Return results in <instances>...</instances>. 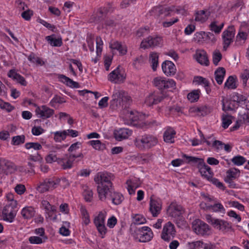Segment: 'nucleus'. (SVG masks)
Instances as JSON below:
<instances>
[{
  "label": "nucleus",
  "instance_id": "412c9836",
  "mask_svg": "<svg viewBox=\"0 0 249 249\" xmlns=\"http://www.w3.org/2000/svg\"><path fill=\"white\" fill-rule=\"evenodd\" d=\"M161 206L160 200L150 198L149 210L153 216L157 217L159 214L161 210Z\"/></svg>",
  "mask_w": 249,
  "mask_h": 249
},
{
  "label": "nucleus",
  "instance_id": "72a5a7b5",
  "mask_svg": "<svg viewBox=\"0 0 249 249\" xmlns=\"http://www.w3.org/2000/svg\"><path fill=\"white\" fill-rule=\"evenodd\" d=\"M159 54L157 53L151 52L149 54V62L153 71H156L159 65Z\"/></svg>",
  "mask_w": 249,
  "mask_h": 249
},
{
  "label": "nucleus",
  "instance_id": "c756f323",
  "mask_svg": "<svg viewBox=\"0 0 249 249\" xmlns=\"http://www.w3.org/2000/svg\"><path fill=\"white\" fill-rule=\"evenodd\" d=\"M113 9L112 5L109 4L108 7H101L100 8L97 12V18L95 19L96 21H100L102 19L108 12H112Z\"/></svg>",
  "mask_w": 249,
  "mask_h": 249
},
{
  "label": "nucleus",
  "instance_id": "69168bd1",
  "mask_svg": "<svg viewBox=\"0 0 249 249\" xmlns=\"http://www.w3.org/2000/svg\"><path fill=\"white\" fill-rule=\"evenodd\" d=\"M205 32H197L195 34V39L197 42H202L203 41H205Z\"/></svg>",
  "mask_w": 249,
  "mask_h": 249
},
{
  "label": "nucleus",
  "instance_id": "680f3d73",
  "mask_svg": "<svg viewBox=\"0 0 249 249\" xmlns=\"http://www.w3.org/2000/svg\"><path fill=\"white\" fill-rule=\"evenodd\" d=\"M183 157L185 158L187 160H188V162H193V163H196L197 164H199V162H201V161L204 160L202 159L198 158L192 156H189L186 155V154H184L183 155Z\"/></svg>",
  "mask_w": 249,
  "mask_h": 249
},
{
  "label": "nucleus",
  "instance_id": "a18cd8bd",
  "mask_svg": "<svg viewBox=\"0 0 249 249\" xmlns=\"http://www.w3.org/2000/svg\"><path fill=\"white\" fill-rule=\"evenodd\" d=\"M200 92L199 89L193 90L188 93L187 95L188 99L192 103L197 101L199 99Z\"/></svg>",
  "mask_w": 249,
  "mask_h": 249
},
{
  "label": "nucleus",
  "instance_id": "864d4df0",
  "mask_svg": "<svg viewBox=\"0 0 249 249\" xmlns=\"http://www.w3.org/2000/svg\"><path fill=\"white\" fill-rule=\"evenodd\" d=\"M222 57V54L219 50L214 51L213 53V64L215 66L218 65Z\"/></svg>",
  "mask_w": 249,
  "mask_h": 249
},
{
  "label": "nucleus",
  "instance_id": "20e7f679",
  "mask_svg": "<svg viewBox=\"0 0 249 249\" xmlns=\"http://www.w3.org/2000/svg\"><path fill=\"white\" fill-rule=\"evenodd\" d=\"M60 181V179L56 177L46 178L40 183L37 189L41 193L53 190L57 187Z\"/></svg>",
  "mask_w": 249,
  "mask_h": 249
},
{
  "label": "nucleus",
  "instance_id": "4468645a",
  "mask_svg": "<svg viewBox=\"0 0 249 249\" xmlns=\"http://www.w3.org/2000/svg\"><path fill=\"white\" fill-rule=\"evenodd\" d=\"M235 30L234 26H229L222 34L223 40V50L226 51L230 45L233 42L234 37Z\"/></svg>",
  "mask_w": 249,
  "mask_h": 249
},
{
  "label": "nucleus",
  "instance_id": "e2e57ef3",
  "mask_svg": "<svg viewBox=\"0 0 249 249\" xmlns=\"http://www.w3.org/2000/svg\"><path fill=\"white\" fill-rule=\"evenodd\" d=\"M47 238L46 237L44 240H43L42 238H40L38 236H31L29 238V241L30 243L34 244H39L42 243L45 241V240Z\"/></svg>",
  "mask_w": 249,
  "mask_h": 249
},
{
  "label": "nucleus",
  "instance_id": "774afa93",
  "mask_svg": "<svg viewBox=\"0 0 249 249\" xmlns=\"http://www.w3.org/2000/svg\"><path fill=\"white\" fill-rule=\"evenodd\" d=\"M240 77L243 80V84L246 85L247 84V80L249 78V70L245 69L241 73Z\"/></svg>",
  "mask_w": 249,
  "mask_h": 249
},
{
  "label": "nucleus",
  "instance_id": "603ef678",
  "mask_svg": "<svg viewBox=\"0 0 249 249\" xmlns=\"http://www.w3.org/2000/svg\"><path fill=\"white\" fill-rule=\"evenodd\" d=\"M0 108L6 110L8 112H10L15 109V107L9 103L5 102L1 99H0Z\"/></svg>",
  "mask_w": 249,
  "mask_h": 249
},
{
  "label": "nucleus",
  "instance_id": "f03ea898",
  "mask_svg": "<svg viewBox=\"0 0 249 249\" xmlns=\"http://www.w3.org/2000/svg\"><path fill=\"white\" fill-rule=\"evenodd\" d=\"M134 142L136 147L140 150L144 151L150 149L157 145L158 140L154 135L145 134L136 138Z\"/></svg>",
  "mask_w": 249,
  "mask_h": 249
},
{
  "label": "nucleus",
  "instance_id": "13d9d810",
  "mask_svg": "<svg viewBox=\"0 0 249 249\" xmlns=\"http://www.w3.org/2000/svg\"><path fill=\"white\" fill-rule=\"evenodd\" d=\"M174 219V222L177 225L178 227L182 228L183 227H185L186 223L183 215H180L179 217H175Z\"/></svg>",
  "mask_w": 249,
  "mask_h": 249
},
{
  "label": "nucleus",
  "instance_id": "bb28decb",
  "mask_svg": "<svg viewBox=\"0 0 249 249\" xmlns=\"http://www.w3.org/2000/svg\"><path fill=\"white\" fill-rule=\"evenodd\" d=\"M2 164V172L6 174H11L17 170L16 166L13 162L4 158Z\"/></svg>",
  "mask_w": 249,
  "mask_h": 249
},
{
  "label": "nucleus",
  "instance_id": "c85d7f7f",
  "mask_svg": "<svg viewBox=\"0 0 249 249\" xmlns=\"http://www.w3.org/2000/svg\"><path fill=\"white\" fill-rule=\"evenodd\" d=\"M58 78L62 83L71 88H78L79 87L78 83L73 81L71 78L63 74H59Z\"/></svg>",
  "mask_w": 249,
  "mask_h": 249
},
{
  "label": "nucleus",
  "instance_id": "1a4fd4ad",
  "mask_svg": "<svg viewBox=\"0 0 249 249\" xmlns=\"http://www.w3.org/2000/svg\"><path fill=\"white\" fill-rule=\"evenodd\" d=\"M185 212V208L176 201H172L167 208L168 215L173 218L183 215Z\"/></svg>",
  "mask_w": 249,
  "mask_h": 249
},
{
  "label": "nucleus",
  "instance_id": "ddd939ff",
  "mask_svg": "<svg viewBox=\"0 0 249 249\" xmlns=\"http://www.w3.org/2000/svg\"><path fill=\"white\" fill-rule=\"evenodd\" d=\"M176 230L174 224L170 221L166 223L163 226L161 238L164 241H169L174 238L176 235Z\"/></svg>",
  "mask_w": 249,
  "mask_h": 249
},
{
  "label": "nucleus",
  "instance_id": "c03bdc74",
  "mask_svg": "<svg viewBox=\"0 0 249 249\" xmlns=\"http://www.w3.org/2000/svg\"><path fill=\"white\" fill-rule=\"evenodd\" d=\"M132 223L135 225H140L146 222V219L141 214H132Z\"/></svg>",
  "mask_w": 249,
  "mask_h": 249
},
{
  "label": "nucleus",
  "instance_id": "f3484780",
  "mask_svg": "<svg viewBox=\"0 0 249 249\" xmlns=\"http://www.w3.org/2000/svg\"><path fill=\"white\" fill-rule=\"evenodd\" d=\"M161 42L162 38L160 36H149L141 42V47L142 48L146 49L148 47L158 46L161 44Z\"/></svg>",
  "mask_w": 249,
  "mask_h": 249
},
{
  "label": "nucleus",
  "instance_id": "393cba45",
  "mask_svg": "<svg viewBox=\"0 0 249 249\" xmlns=\"http://www.w3.org/2000/svg\"><path fill=\"white\" fill-rule=\"evenodd\" d=\"M232 98L233 102H236L239 105H245L247 110H249V101L245 95L235 92L233 94Z\"/></svg>",
  "mask_w": 249,
  "mask_h": 249
},
{
  "label": "nucleus",
  "instance_id": "2f4dec72",
  "mask_svg": "<svg viewBox=\"0 0 249 249\" xmlns=\"http://www.w3.org/2000/svg\"><path fill=\"white\" fill-rule=\"evenodd\" d=\"M110 47L113 50H116L122 55H124L127 53V47L125 45H122L121 43L116 41L110 44Z\"/></svg>",
  "mask_w": 249,
  "mask_h": 249
},
{
  "label": "nucleus",
  "instance_id": "a211bd4d",
  "mask_svg": "<svg viewBox=\"0 0 249 249\" xmlns=\"http://www.w3.org/2000/svg\"><path fill=\"white\" fill-rule=\"evenodd\" d=\"M125 77L121 73L119 67L108 75V80L114 84H120L124 82Z\"/></svg>",
  "mask_w": 249,
  "mask_h": 249
},
{
  "label": "nucleus",
  "instance_id": "c9c22d12",
  "mask_svg": "<svg viewBox=\"0 0 249 249\" xmlns=\"http://www.w3.org/2000/svg\"><path fill=\"white\" fill-rule=\"evenodd\" d=\"M107 215L106 211H101L99 212V214L94 219V224L95 226H98V224L102 225L105 223V218Z\"/></svg>",
  "mask_w": 249,
  "mask_h": 249
},
{
  "label": "nucleus",
  "instance_id": "f704fd0d",
  "mask_svg": "<svg viewBox=\"0 0 249 249\" xmlns=\"http://www.w3.org/2000/svg\"><path fill=\"white\" fill-rule=\"evenodd\" d=\"M21 214L24 218L30 219L34 216L35 211L32 207H27L22 210Z\"/></svg>",
  "mask_w": 249,
  "mask_h": 249
},
{
  "label": "nucleus",
  "instance_id": "6e6552de",
  "mask_svg": "<svg viewBox=\"0 0 249 249\" xmlns=\"http://www.w3.org/2000/svg\"><path fill=\"white\" fill-rule=\"evenodd\" d=\"M164 99L170 100V98L161 92L154 91L147 96L145 100V104L148 106L156 105Z\"/></svg>",
  "mask_w": 249,
  "mask_h": 249
},
{
  "label": "nucleus",
  "instance_id": "b1692460",
  "mask_svg": "<svg viewBox=\"0 0 249 249\" xmlns=\"http://www.w3.org/2000/svg\"><path fill=\"white\" fill-rule=\"evenodd\" d=\"M212 109L206 106H202L199 107H194L190 109L191 113H196L198 116H204L210 113Z\"/></svg>",
  "mask_w": 249,
  "mask_h": 249
},
{
  "label": "nucleus",
  "instance_id": "cd10ccee",
  "mask_svg": "<svg viewBox=\"0 0 249 249\" xmlns=\"http://www.w3.org/2000/svg\"><path fill=\"white\" fill-rule=\"evenodd\" d=\"M176 132L171 127H168L163 133V140L166 143H173L175 142L174 138Z\"/></svg>",
  "mask_w": 249,
  "mask_h": 249
},
{
  "label": "nucleus",
  "instance_id": "ea45409f",
  "mask_svg": "<svg viewBox=\"0 0 249 249\" xmlns=\"http://www.w3.org/2000/svg\"><path fill=\"white\" fill-rule=\"evenodd\" d=\"M233 118V117L230 115L223 114L222 116V127L224 129L227 128L229 127V126L232 123V119Z\"/></svg>",
  "mask_w": 249,
  "mask_h": 249
},
{
  "label": "nucleus",
  "instance_id": "0eeeda50",
  "mask_svg": "<svg viewBox=\"0 0 249 249\" xmlns=\"http://www.w3.org/2000/svg\"><path fill=\"white\" fill-rule=\"evenodd\" d=\"M83 157L84 155L82 152L78 154L70 153L66 154L63 158L58 159V163L61 166L63 169H70L72 167L73 161L76 158Z\"/></svg>",
  "mask_w": 249,
  "mask_h": 249
},
{
  "label": "nucleus",
  "instance_id": "49530a36",
  "mask_svg": "<svg viewBox=\"0 0 249 249\" xmlns=\"http://www.w3.org/2000/svg\"><path fill=\"white\" fill-rule=\"evenodd\" d=\"M217 22L216 21H213L210 25V30L212 32H214L215 34H219L224 26V23H222L219 26L217 25Z\"/></svg>",
  "mask_w": 249,
  "mask_h": 249
},
{
  "label": "nucleus",
  "instance_id": "338daca9",
  "mask_svg": "<svg viewBox=\"0 0 249 249\" xmlns=\"http://www.w3.org/2000/svg\"><path fill=\"white\" fill-rule=\"evenodd\" d=\"M33 15V11L30 9L24 11L21 15L22 18L26 20H29Z\"/></svg>",
  "mask_w": 249,
  "mask_h": 249
},
{
  "label": "nucleus",
  "instance_id": "9d476101",
  "mask_svg": "<svg viewBox=\"0 0 249 249\" xmlns=\"http://www.w3.org/2000/svg\"><path fill=\"white\" fill-rule=\"evenodd\" d=\"M193 231L197 235L204 236L209 235L210 232L209 226L203 221L197 219L192 224Z\"/></svg>",
  "mask_w": 249,
  "mask_h": 249
},
{
  "label": "nucleus",
  "instance_id": "a19ab883",
  "mask_svg": "<svg viewBox=\"0 0 249 249\" xmlns=\"http://www.w3.org/2000/svg\"><path fill=\"white\" fill-rule=\"evenodd\" d=\"M88 143L91 145L93 148L97 150H104L106 149V145L102 143L99 140H92L89 142Z\"/></svg>",
  "mask_w": 249,
  "mask_h": 249
},
{
  "label": "nucleus",
  "instance_id": "79ce46f5",
  "mask_svg": "<svg viewBox=\"0 0 249 249\" xmlns=\"http://www.w3.org/2000/svg\"><path fill=\"white\" fill-rule=\"evenodd\" d=\"M209 15L207 14V11L200 10L196 14L195 20L201 22H205L208 18Z\"/></svg>",
  "mask_w": 249,
  "mask_h": 249
},
{
  "label": "nucleus",
  "instance_id": "5701e85b",
  "mask_svg": "<svg viewBox=\"0 0 249 249\" xmlns=\"http://www.w3.org/2000/svg\"><path fill=\"white\" fill-rule=\"evenodd\" d=\"M132 131L127 128H122L115 130L114 135L115 139L118 141L128 138L132 135Z\"/></svg>",
  "mask_w": 249,
  "mask_h": 249
},
{
  "label": "nucleus",
  "instance_id": "4be33fe9",
  "mask_svg": "<svg viewBox=\"0 0 249 249\" xmlns=\"http://www.w3.org/2000/svg\"><path fill=\"white\" fill-rule=\"evenodd\" d=\"M163 72L167 76H172L176 72V68L175 64L171 61L166 60L161 65Z\"/></svg>",
  "mask_w": 249,
  "mask_h": 249
},
{
  "label": "nucleus",
  "instance_id": "f8f14e48",
  "mask_svg": "<svg viewBox=\"0 0 249 249\" xmlns=\"http://www.w3.org/2000/svg\"><path fill=\"white\" fill-rule=\"evenodd\" d=\"M154 85L158 89H164L175 88L176 83L172 79L166 80L161 77H157L154 79Z\"/></svg>",
  "mask_w": 249,
  "mask_h": 249
},
{
  "label": "nucleus",
  "instance_id": "0e129e2a",
  "mask_svg": "<svg viewBox=\"0 0 249 249\" xmlns=\"http://www.w3.org/2000/svg\"><path fill=\"white\" fill-rule=\"evenodd\" d=\"M96 227L101 238H104L107 231V229L105 226V224H98V225L96 226Z\"/></svg>",
  "mask_w": 249,
  "mask_h": 249
},
{
  "label": "nucleus",
  "instance_id": "2eb2a0df",
  "mask_svg": "<svg viewBox=\"0 0 249 249\" xmlns=\"http://www.w3.org/2000/svg\"><path fill=\"white\" fill-rule=\"evenodd\" d=\"M36 112L40 118L42 119H46L52 116L54 113V111L46 106L43 105L40 107L37 106L36 109Z\"/></svg>",
  "mask_w": 249,
  "mask_h": 249
},
{
  "label": "nucleus",
  "instance_id": "473e14b6",
  "mask_svg": "<svg viewBox=\"0 0 249 249\" xmlns=\"http://www.w3.org/2000/svg\"><path fill=\"white\" fill-rule=\"evenodd\" d=\"M226 71L223 67H219L214 72L215 79L219 85L222 84L225 75Z\"/></svg>",
  "mask_w": 249,
  "mask_h": 249
},
{
  "label": "nucleus",
  "instance_id": "4c0bfd02",
  "mask_svg": "<svg viewBox=\"0 0 249 249\" xmlns=\"http://www.w3.org/2000/svg\"><path fill=\"white\" fill-rule=\"evenodd\" d=\"M83 194L85 200L87 202H91L93 198L92 190L87 185L83 186Z\"/></svg>",
  "mask_w": 249,
  "mask_h": 249
},
{
  "label": "nucleus",
  "instance_id": "8fccbe9b",
  "mask_svg": "<svg viewBox=\"0 0 249 249\" xmlns=\"http://www.w3.org/2000/svg\"><path fill=\"white\" fill-rule=\"evenodd\" d=\"M209 210H212L214 212H221L225 213V209L223 206L219 203H215L213 205H210L208 206Z\"/></svg>",
  "mask_w": 249,
  "mask_h": 249
},
{
  "label": "nucleus",
  "instance_id": "58836bf2",
  "mask_svg": "<svg viewBox=\"0 0 249 249\" xmlns=\"http://www.w3.org/2000/svg\"><path fill=\"white\" fill-rule=\"evenodd\" d=\"M53 139L55 142H61L65 140L67 136V131L63 130L62 131H56L53 133Z\"/></svg>",
  "mask_w": 249,
  "mask_h": 249
},
{
  "label": "nucleus",
  "instance_id": "a878e982",
  "mask_svg": "<svg viewBox=\"0 0 249 249\" xmlns=\"http://www.w3.org/2000/svg\"><path fill=\"white\" fill-rule=\"evenodd\" d=\"M8 76L20 85L26 86L27 84L25 78L20 74L17 73L15 69L11 70L8 73Z\"/></svg>",
  "mask_w": 249,
  "mask_h": 249
},
{
  "label": "nucleus",
  "instance_id": "423d86ee",
  "mask_svg": "<svg viewBox=\"0 0 249 249\" xmlns=\"http://www.w3.org/2000/svg\"><path fill=\"white\" fill-rule=\"evenodd\" d=\"M206 219L207 222L211 224L214 228L223 232H228L232 229L231 224L227 221L213 218L210 215H207Z\"/></svg>",
  "mask_w": 249,
  "mask_h": 249
},
{
  "label": "nucleus",
  "instance_id": "3c124183",
  "mask_svg": "<svg viewBox=\"0 0 249 249\" xmlns=\"http://www.w3.org/2000/svg\"><path fill=\"white\" fill-rule=\"evenodd\" d=\"M231 161L233 163L237 166H240L244 164V163L246 161V159L244 157L237 155L234 156L231 160Z\"/></svg>",
  "mask_w": 249,
  "mask_h": 249
},
{
  "label": "nucleus",
  "instance_id": "09e8293b",
  "mask_svg": "<svg viewBox=\"0 0 249 249\" xmlns=\"http://www.w3.org/2000/svg\"><path fill=\"white\" fill-rule=\"evenodd\" d=\"M25 137L23 135L14 136L12 138V144L14 145H18L25 142Z\"/></svg>",
  "mask_w": 249,
  "mask_h": 249
},
{
  "label": "nucleus",
  "instance_id": "7c9ffc66",
  "mask_svg": "<svg viewBox=\"0 0 249 249\" xmlns=\"http://www.w3.org/2000/svg\"><path fill=\"white\" fill-rule=\"evenodd\" d=\"M55 35L53 34L51 36H48L45 37L46 40L52 46L60 47L62 45V39L61 37L56 38Z\"/></svg>",
  "mask_w": 249,
  "mask_h": 249
},
{
  "label": "nucleus",
  "instance_id": "dca6fc26",
  "mask_svg": "<svg viewBox=\"0 0 249 249\" xmlns=\"http://www.w3.org/2000/svg\"><path fill=\"white\" fill-rule=\"evenodd\" d=\"M197 167L202 177L207 180H210L211 177L213 176V173L212 171L211 167L205 163L204 160L201 161V162H199V164H197Z\"/></svg>",
  "mask_w": 249,
  "mask_h": 249
},
{
  "label": "nucleus",
  "instance_id": "9b49d317",
  "mask_svg": "<svg viewBox=\"0 0 249 249\" xmlns=\"http://www.w3.org/2000/svg\"><path fill=\"white\" fill-rule=\"evenodd\" d=\"M136 235L139 242H146L152 239L153 233L150 228L144 226L136 230Z\"/></svg>",
  "mask_w": 249,
  "mask_h": 249
},
{
  "label": "nucleus",
  "instance_id": "de8ad7c7",
  "mask_svg": "<svg viewBox=\"0 0 249 249\" xmlns=\"http://www.w3.org/2000/svg\"><path fill=\"white\" fill-rule=\"evenodd\" d=\"M28 59L31 63L36 64L39 65H43L44 62L41 60V58L37 57L35 53H32L28 56Z\"/></svg>",
  "mask_w": 249,
  "mask_h": 249
},
{
  "label": "nucleus",
  "instance_id": "6e6d98bb",
  "mask_svg": "<svg viewBox=\"0 0 249 249\" xmlns=\"http://www.w3.org/2000/svg\"><path fill=\"white\" fill-rule=\"evenodd\" d=\"M65 101L64 98L59 96L58 95H55L54 97L51 100L50 102L49 105L52 107H54L57 103L62 104L65 103Z\"/></svg>",
  "mask_w": 249,
  "mask_h": 249
},
{
  "label": "nucleus",
  "instance_id": "7ed1b4c3",
  "mask_svg": "<svg viewBox=\"0 0 249 249\" xmlns=\"http://www.w3.org/2000/svg\"><path fill=\"white\" fill-rule=\"evenodd\" d=\"M112 102L116 103V106L126 108L131 102V97L124 90H115L112 95Z\"/></svg>",
  "mask_w": 249,
  "mask_h": 249
},
{
  "label": "nucleus",
  "instance_id": "aec40b11",
  "mask_svg": "<svg viewBox=\"0 0 249 249\" xmlns=\"http://www.w3.org/2000/svg\"><path fill=\"white\" fill-rule=\"evenodd\" d=\"M196 61L202 65H209V60L206 51L203 50H197L194 55Z\"/></svg>",
  "mask_w": 249,
  "mask_h": 249
},
{
  "label": "nucleus",
  "instance_id": "5fc2aeb1",
  "mask_svg": "<svg viewBox=\"0 0 249 249\" xmlns=\"http://www.w3.org/2000/svg\"><path fill=\"white\" fill-rule=\"evenodd\" d=\"M25 147L28 150L33 149L35 150H39L42 149L41 145L38 142H27L25 143Z\"/></svg>",
  "mask_w": 249,
  "mask_h": 249
},
{
  "label": "nucleus",
  "instance_id": "6ab92c4d",
  "mask_svg": "<svg viewBox=\"0 0 249 249\" xmlns=\"http://www.w3.org/2000/svg\"><path fill=\"white\" fill-rule=\"evenodd\" d=\"M2 216L3 220L11 223L13 221L16 213L13 207L11 205H6L2 212Z\"/></svg>",
  "mask_w": 249,
  "mask_h": 249
},
{
  "label": "nucleus",
  "instance_id": "052dcab7",
  "mask_svg": "<svg viewBox=\"0 0 249 249\" xmlns=\"http://www.w3.org/2000/svg\"><path fill=\"white\" fill-rule=\"evenodd\" d=\"M223 145H224V150L226 151L230 152L231 151V146L229 144H225L222 142L218 140L214 141L213 143V146H216L217 145L222 146Z\"/></svg>",
  "mask_w": 249,
  "mask_h": 249
},
{
  "label": "nucleus",
  "instance_id": "39448f33",
  "mask_svg": "<svg viewBox=\"0 0 249 249\" xmlns=\"http://www.w3.org/2000/svg\"><path fill=\"white\" fill-rule=\"evenodd\" d=\"M175 10V6L165 7L163 5H158L153 7L147 14L148 16L159 18L160 16L163 15L167 17L171 16V13Z\"/></svg>",
  "mask_w": 249,
  "mask_h": 249
},
{
  "label": "nucleus",
  "instance_id": "bf43d9fd",
  "mask_svg": "<svg viewBox=\"0 0 249 249\" xmlns=\"http://www.w3.org/2000/svg\"><path fill=\"white\" fill-rule=\"evenodd\" d=\"M81 213L82 216L83 223L86 225H88L90 222V219L87 211L84 208H82L81 209Z\"/></svg>",
  "mask_w": 249,
  "mask_h": 249
},
{
  "label": "nucleus",
  "instance_id": "f257e3e1",
  "mask_svg": "<svg viewBox=\"0 0 249 249\" xmlns=\"http://www.w3.org/2000/svg\"><path fill=\"white\" fill-rule=\"evenodd\" d=\"M114 176L107 172H99L95 176L94 180L97 184V190L99 199L105 201L108 199L115 205L121 204L124 199L123 196L113 191L112 183Z\"/></svg>",
  "mask_w": 249,
  "mask_h": 249
},
{
  "label": "nucleus",
  "instance_id": "4d7b16f0",
  "mask_svg": "<svg viewBox=\"0 0 249 249\" xmlns=\"http://www.w3.org/2000/svg\"><path fill=\"white\" fill-rule=\"evenodd\" d=\"M96 53L98 56L100 55L102 51L103 42L100 36H97L96 38Z\"/></svg>",
  "mask_w": 249,
  "mask_h": 249
},
{
  "label": "nucleus",
  "instance_id": "37998d69",
  "mask_svg": "<svg viewBox=\"0 0 249 249\" xmlns=\"http://www.w3.org/2000/svg\"><path fill=\"white\" fill-rule=\"evenodd\" d=\"M239 176L240 170L236 168H233L227 171V176L225 178L234 179Z\"/></svg>",
  "mask_w": 249,
  "mask_h": 249
},
{
  "label": "nucleus",
  "instance_id": "e433bc0d",
  "mask_svg": "<svg viewBox=\"0 0 249 249\" xmlns=\"http://www.w3.org/2000/svg\"><path fill=\"white\" fill-rule=\"evenodd\" d=\"M237 87L236 77L230 76L225 83L224 88L228 89H235Z\"/></svg>",
  "mask_w": 249,
  "mask_h": 249
}]
</instances>
